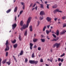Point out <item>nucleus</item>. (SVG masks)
Segmentation results:
<instances>
[{"instance_id":"22","label":"nucleus","mask_w":66,"mask_h":66,"mask_svg":"<svg viewBox=\"0 0 66 66\" xmlns=\"http://www.w3.org/2000/svg\"><path fill=\"white\" fill-rule=\"evenodd\" d=\"M56 35H57V36H58L59 35V30H57V31L56 32Z\"/></svg>"},{"instance_id":"21","label":"nucleus","mask_w":66,"mask_h":66,"mask_svg":"<svg viewBox=\"0 0 66 66\" xmlns=\"http://www.w3.org/2000/svg\"><path fill=\"white\" fill-rule=\"evenodd\" d=\"M23 22L22 21H21L20 23V25L21 26H22L23 25Z\"/></svg>"},{"instance_id":"60","label":"nucleus","mask_w":66,"mask_h":66,"mask_svg":"<svg viewBox=\"0 0 66 66\" xmlns=\"http://www.w3.org/2000/svg\"><path fill=\"white\" fill-rule=\"evenodd\" d=\"M35 19H38V18H37V16H36L35 17Z\"/></svg>"},{"instance_id":"41","label":"nucleus","mask_w":66,"mask_h":66,"mask_svg":"<svg viewBox=\"0 0 66 66\" xmlns=\"http://www.w3.org/2000/svg\"><path fill=\"white\" fill-rule=\"evenodd\" d=\"M1 61H2V59H1L0 58V66H1Z\"/></svg>"},{"instance_id":"49","label":"nucleus","mask_w":66,"mask_h":66,"mask_svg":"<svg viewBox=\"0 0 66 66\" xmlns=\"http://www.w3.org/2000/svg\"><path fill=\"white\" fill-rule=\"evenodd\" d=\"M58 61H61V58H59L58 59Z\"/></svg>"},{"instance_id":"34","label":"nucleus","mask_w":66,"mask_h":66,"mask_svg":"<svg viewBox=\"0 0 66 66\" xmlns=\"http://www.w3.org/2000/svg\"><path fill=\"white\" fill-rule=\"evenodd\" d=\"M27 35V31H26L25 32L24 35L25 36H26Z\"/></svg>"},{"instance_id":"24","label":"nucleus","mask_w":66,"mask_h":66,"mask_svg":"<svg viewBox=\"0 0 66 66\" xmlns=\"http://www.w3.org/2000/svg\"><path fill=\"white\" fill-rule=\"evenodd\" d=\"M16 40L15 39L13 41L11 40V42L13 43V44H14L16 43Z\"/></svg>"},{"instance_id":"36","label":"nucleus","mask_w":66,"mask_h":66,"mask_svg":"<svg viewBox=\"0 0 66 66\" xmlns=\"http://www.w3.org/2000/svg\"><path fill=\"white\" fill-rule=\"evenodd\" d=\"M65 55V54L64 53H63L62 55H61V57H63V56H64Z\"/></svg>"},{"instance_id":"30","label":"nucleus","mask_w":66,"mask_h":66,"mask_svg":"<svg viewBox=\"0 0 66 66\" xmlns=\"http://www.w3.org/2000/svg\"><path fill=\"white\" fill-rule=\"evenodd\" d=\"M62 18L63 19V20H64V19H66V16H64L62 17Z\"/></svg>"},{"instance_id":"31","label":"nucleus","mask_w":66,"mask_h":66,"mask_svg":"<svg viewBox=\"0 0 66 66\" xmlns=\"http://www.w3.org/2000/svg\"><path fill=\"white\" fill-rule=\"evenodd\" d=\"M13 57H14V60H15L16 62H17V60H16V58L15 57V56H13Z\"/></svg>"},{"instance_id":"35","label":"nucleus","mask_w":66,"mask_h":66,"mask_svg":"<svg viewBox=\"0 0 66 66\" xmlns=\"http://www.w3.org/2000/svg\"><path fill=\"white\" fill-rule=\"evenodd\" d=\"M58 39H59L57 38L56 39H54L53 40H52V41H54V40H55V41H57Z\"/></svg>"},{"instance_id":"50","label":"nucleus","mask_w":66,"mask_h":66,"mask_svg":"<svg viewBox=\"0 0 66 66\" xmlns=\"http://www.w3.org/2000/svg\"><path fill=\"white\" fill-rule=\"evenodd\" d=\"M21 5L23 6L24 5V3H23V2H21Z\"/></svg>"},{"instance_id":"48","label":"nucleus","mask_w":66,"mask_h":66,"mask_svg":"<svg viewBox=\"0 0 66 66\" xmlns=\"http://www.w3.org/2000/svg\"><path fill=\"white\" fill-rule=\"evenodd\" d=\"M35 5H36V3H35L32 6V7H34L35 6Z\"/></svg>"},{"instance_id":"59","label":"nucleus","mask_w":66,"mask_h":66,"mask_svg":"<svg viewBox=\"0 0 66 66\" xmlns=\"http://www.w3.org/2000/svg\"><path fill=\"white\" fill-rule=\"evenodd\" d=\"M37 47V46L36 45H35L34 47V48H36Z\"/></svg>"},{"instance_id":"3","label":"nucleus","mask_w":66,"mask_h":66,"mask_svg":"<svg viewBox=\"0 0 66 66\" xmlns=\"http://www.w3.org/2000/svg\"><path fill=\"white\" fill-rule=\"evenodd\" d=\"M29 62L30 64H37L38 62V61H35V60H29Z\"/></svg>"},{"instance_id":"47","label":"nucleus","mask_w":66,"mask_h":66,"mask_svg":"<svg viewBox=\"0 0 66 66\" xmlns=\"http://www.w3.org/2000/svg\"><path fill=\"white\" fill-rule=\"evenodd\" d=\"M23 12V11L22 10L21 11L20 13V15H21V14L22 13V12Z\"/></svg>"},{"instance_id":"14","label":"nucleus","mask_w":66,"mask_h":66,"mask_svg":"<svg viewBox=\"0 0 66 66\" xmlns=\"http://www.w3.org/2000/svg\"><path fill=\"white\" fill-rule=\"evenodd\" d=\"M55 10L56 11V12H60V13H62V11H60L59 10V9H57Z\"/></svg>"},{"instance_id":"43","label":"nucleus","mask_w":66,"mask_h":66,"mask_svg":"<svg viewBox=\"0 0 66 66\" xmlns=\"http://www.w3.org/2000/svg\"><path fill=\"white\" fill-rule=\"evenodd\" d=\"M52 35L53 36V37H55V38H56V36H55V35L54 34H53Z\"/></svg>"},{"instance_id":"13","label":"nucleus","mask_w":66,"mask_h":66,"mask_svg":"<svg viewBox=\"0 0 66 66\" xmlns=\"http://www.w3.org/2000/svg\"><path fill=\"white\" fill-rule=\"evenodd\" d=\"M61 44L60 43L58 44L57 43H56V48H58L60 46Z\"/></svg>"},{"instance_id":"64","label":"nucleus","mask_w":66,"mask_h":66,"mask_svg":"<svg viewBox=\"0 0 66 66\" xmlns=\"http://www.w3.org/2000/svg\"><path fill=\"white\" fill-rule=\"evenodd\" d=\"M45 65L46 66H49V65H48V64H45Z\"/></svg>"},{"instance_id":"44","label":"nucleus","mask_w":66,"mask_h":66,"mask_svg":"<svg viewBox=\"0 0 66 66\" xmlns=\"http://www.w3.org/2000/svg\"><path fill=\"white\" fill-rule=\"evenodd\" d=\"M40 62H42V63H43V60L42 59H40Z\"/></svg>"},{"instance_id":"12","label":"nucleus","mask_w":66,"mask_h":66,"mask_svg":"<svg viewBox=\"0 0 66 66\" xmlns=\"http://www.w3.org/2000/svg\"><path fill=\"white\" fill-rule=\"evenodd\" d=\"M23 54V51L22 50L21 51V52L20 54V55H22Z\"/></svg>"},{"instance_id":"15","label":"nucleus","mask_w":66,"mask_h":66,"mask_svg":"<svg viewBox=\"0 0 66 66\" xmlns=\"http://www.w3.org/2000/svg\"><path fill=\"white\" fill-rule=\"evenodd\" d=\"M10 60H9V61L8 62H6V64H8V65H10V64H11V62L10 61Z\"/></svg>"},{"instance_id":"40","label":"nucleus","mask_w":66,"mask_h":66,"mask_svg":"<svg viewBox=\"0 0 66 66\" xmlns=\"http://www.w3.org/2000/svg\"><path fill=\"white\" fill-rule=\"evenodd\" d=\"M38 50H41V48L40 47H38Z\"/></svg>"},{"instance_id":"16","label":"nucleus","mask_w":66,"mask_h":66,"mask_svg":"<svg viewBox=\"0 0 66 66\" xmlns=\"http://www.w3.org/2000/svg\"><path fill=\"white\" fill-rule=\"evenodd\" d=\"M19 39L20 41H21L22 40V38H21V37L20 35H19Z\"/></svg>"},{"instance_id":"37","label":"nucleus","mask_w":66,"mask_h":66,"mask_svg":"<svg viewBox=\"0 0 66 66\" xmlns=\"http://www.w3.org/2000/svg\"><path fill=\"white\" fill-rule=\"evenodd\" d=\"M8 53H8V52H6V56H8Z\"/></svg>"},{"instance_id":"61","label":"nucleus","mask_w":66,"mask_h":66,"mask_svg":"<svg viewBox=\"0 0 66 66\" xmlns=\"http://www.w3.org/2000/svg\"><path fill=\"white\" fill-rule=\"evenodd\" d=\"M53 51V50H52V49H51V52H52Z\"/></svg>"},{"instance_id":"7","label":"nucleus","mask_w":66,"mask_h":66,"mask_svg":"<svg viewBox=\"0 0 66 66\" xmlns=\"http://www.w3.org/2000/svg\"><path fill=\"white\" fill-rule=\"evenodd\" d=\"M52 30L51 29H50L49 31H48V30H46V34H49V33H50V32H51Z\"/></svg>"},{"instance_id":"52","label":"nucleus","mask_w":66,"mask_h":66,"mask_svg":"<svg viewBox=\"0 0 66 66\" xmlns=\"http://www.w3.org/2000/svg\"><path fill=\"white\" fill-rule=\"evenodd\" d=\"M57 18H55L54 19V20L55 21H56V20H57Z\"/></svg>"},{"instance_id":"6","label":"nucleus","mask_w":66,"mask_h":66,"mask_svg":"<svg viewBox=\"0 0 66 66\" xmlns=\"http://www.w3.org/2000/svg\"><path fill=\"white\" fill-rule=\"evenodd\" d=\"M12 29L13 30H14L15 28L17 26V25L16 24H14L13 25H12Z\"/></svg>"},{"instance_id":"20","label":"nucleus","mask_w":66,"mask_h":66,"mask_svg":"<svg viewBox=\"0 0 66 66\" xmlns=\"http://www.w3.org/2000/svg\"><path fill=\"white\" fill-rule=\"evenodd\" d=\"M17 47V44H16L13 45V47L14 48H16Z\"/></svg>"},{"instance_id":"45","label":"nucleus","mask_w":66,"mask_h":66,"mask_svg":"<svg viewBox=\"0 0 66 66\" xmlns=\"http://www.w3.org/2000/svg\"><path fill=\"white\" fill-rule=\"evenodd\" d=\"M59 66H61V65H62V63L60 62L59 63Z\"/></svg>"},{"instance_id":"54","label":"nucleus","mask_w":66,"mask_h":66,"mask_svg":"<svg viewBox=\"0 0 66 66\" xmlns=\"http://www.w3.org/2000/svg\"><path fill=\"white\" fill-rule=\"evenodd\" d=\"M40 23V22H39V21H38V26L39 25V23Z\"/></svg>"},{"instance_id":"17","label":"nucleus","mask_w":66,"mask_h":66,"mask_svg":"<svg viewBox=\"0 0 66 66\" xmlns=\"http://www.w3.org/2000/svg\"><path fill=\"white\" fill-rule=\"evenodd\" d=\"M17 7H16L14 10V12H17Z\"/></svg>"},{"instance_id":"46","label":"nucleus","mask_w":66,"mask_h":66,"mask_svg":"<svg viewBox=\"0 0 66 66\" xmlns=\"http://www.w3.org/2000/svg\"><path fill=\"white\" fill-rule=\"evenodd\" d=\"M56 12H57L55 10H54L53 11V13H54V14H55V13H56Z\"/></svg>"},{"instance_id":"63","label":"nucleus","mask_w":66,"mask_h":66,"mask_svg":"<svg viewBox=\"0 0 66 66\" xmlns=\"http://www.w3.org/2000/svg\"><path fill=\"white\" fill-rule=\"evenodd\" d=\"M36 3H38V4H40L39 3V2H38V1H37L36 2Z\"/></svg>"},{"instance_id":"39","label":"nucleus","mask_w":66,"mask_h":66,"mask_svg":"<svg viewBox=\"0 0 66 66\" xmlns=\"http://www.w3.org/2000/svg\"><path fill=\"white\" fill-rule=\"evenodd\" d=\"M28 62V59L27 58H26L25 60V63H27Z\"/></svg>"},{"instance_id":"58","label":"nucleus","mask_w":66,"mask_h":66,"mask_svg":"<svg viewBox=\"0 0 66 66\" xmlns=\"http://www.w3.org/2000/svg\"><path fill=\"white\" fill-rule=\"evenodd\" d=\"M54 47H55V46H56V43H55V44H54V45L53 46Z\"/></svg>"},{"instance_id":"62","label":"nucleus","mask_w":66,"mask_h":66,"mask_svg":"<svg viewBox=\"0 0 66 66\" xmlns=\"http://www.w3.org/2000/svg\"><path fill=\"white\" fill-rule=\"evenodd\" d=\"M17 19V17L16 16L15 17V20L16 21V19Z\"/></svg>"},{"instance_id":"8","label":"nucleus","mask_w":66,"mask_h":66,"mask_svg":"<svg viewBox=\"0 0 66 66\" xmlns=\"http://www.w3.org/2000/svg\"><path fill=\"white\" fill-rule=\"evenodd\" d=\"M66 32V31L65 30H64L62 31L61 32H60V35H62V34H64Z\"/></svg>"},{"instance_id":"5","label":"nucleus","mask_w":66,"mask_h":66,"mask_svg":"<svg viewBox=\"0 0 66 66\" xmlns=\"http://www.w3.org/2000/svg\"><path fill=\"white\" fill-rule=\"evenodd\" d=\"M52 19L51 18L49 17H47L46 18V20L48 22H49V21H50Z\"/></svg>"},{"instance_id":"11","label":"nucleus","mask_w":66,"mask_h":66,"mask_svg":"<svg viewBox=\"0 0 66 66\" xmlns=\"http://www.w3.org/2000/svg\"><path fill=\"white\" fill-rule=\"evenodd\" d=\"M44 14H45V13H44V11H41L40 12V14L41 15H43Z\"/></svg>"},{"instance_id":"38","label":"nucleus","mask_w":66,"mask_h":66,"mask_svg":"<svg viewBox=\"0 0 66 66\" xmlns=\"http://www.w3.org/2000/svg\"><path fill=\"white\" fill-rule=\"evenodd\" d=\"M47 6H46V7L48 9H49V5L47 4Z\"/></svg>"},{"instance_id":"28","label":"nucleus","mask_w":66,"mask_h":66,"mask_svg":"<svg viewBox=\"0 0 66 66\" xmlns=\"http://www.w3.org/2000/svg\"><path fill=\"white\" fill-rule=\"evenodd\" d=\"M31 56L32 57V58L34 57V53H33L31 55Z\"/></svg>"},{"instance_id":"23","label":"nucleus","mask_w":66,"mask_h":66,"mask_svg":"<svg viewBox=\"0 0 66 66\" xmlns=\"http://www.w3.org/2000/svg\"><path fill=\"white\" fill-rule=\"evenodd\" d=\"M11 11V9H9L6 11V13H10Z\"/></svg>"},{"instance_id":"2","label":"nucleus","mask_w":66,"mask_h":66,"mask_svg":"<svg viewBox=\"0 0 66 66\" xmlns=\"http://www.w3.org/2000/svg\"><path fill=\"white\" fill-rule=\"evenodd\" d=\"M5 45L6 46V47L5 49V51H9V49H10V46H9V45H10V43L9 42V40H7L6 41V43L5 44Z\"/></svg>"},{"instance_id":"51","label":"nucleus","mask_w":66,"mask_h":66,"mask_svg":"<svg viewBox=\"0 0 66 66\" xmlns=\"http://www.w3.org/2000/svg\"><path fill=\"white\" fill-rule=\"evenodd\" d=\"M46 38H47V39H50V38H49V36H47V37H46Z\"/></svg>"},{"instance_id":"4","label":"nucleus","mask_w":66,"mask_h":66,"mask_svg":"<svg viewBox=\"0 0 66 66\" xmlns=\"http://www.w3.org/2000/svg\"><path fill=\"white\" fill-rule=\"evenodd\" d=\"M29 45L30 46V49H31V50H32L33 48V44L31 43H30Z\"/></svg>"},{"instance_id":"32","label":"nucleus","mask_w":66,"mask_h":66,"mask_svg":"<svg viewBox=\"0 0 66 66\" xmlns=\"http://www.w3.org/2000/svg\"><path fill=\"white\" fill-rule=\"evenodd\" d=\"M6 60H4L3 61V64H5V63H6Z\"/></svg>"},{"instance_id":"9","label":"nucleus","mask_w":66,"mask_h":66,"mask_svg":"<svg viewBox=\"0 0 66 66\" xmlns=\"http://www.w3.org/2000/svg\"><path fill=\"white\" fill-rule=\"evenodd\" d=\"M57 7V5L56 4H55L54 5L52 6V8L53 9H56Z\"/></svg>"},{"instance_id":"53","label":"nucleus","mask_w":66,"mask_h":66,"mask_svg":"<svg viewBox=\"0 0 66 66\" xmlns=\"http://www.w3.org/2000/svg\"><path fill=\"white\" fill-rule=\"evenodd\" d=\"M36 10H37V6H36V7H35V8H34Z\"/></svg>"},{"instance_id":"25","label":"nucleus","mask_w":66,"mask_h":66,"mask_svg":"<svg viewBox=\"0 0 66 66\" xmlns=\"http://www.w3.org/2000/svg\"><path fill=\"white\" fill-rule=\"evenodd\" d=\"M40 5L41 8L43 9L44 8V5L43 4H40Z\"/></svg>"},{"instance_id":"27","label":"nucleus","mask_w":66,"mask_h":66,"mask_svg":"<svg viewBox=\"0 0 66 66\" xmlns=\"http://www.w3.org/2000/svg\"><path fill=\"white\" fill-rule=\"evenodd\" d=\"M39 19L40 20H43V16H40L39 17Z\"/></svg>"},{"instance_id":"26","label":"nucleus","mask_w":66,"mask_h":66,"mask_svg":"<svg viewBox=\"0 0 66 66\" xmlns=\"http://www.w3.org/2000/svg\"><path fill=\"white\" fill-rule=\"evenodd\" d=\"M63 28H65L66 27V23H64L63 24Z\"/></svg>"},{"instance_id":"56","label":"nucleus","mask_w":66,"mask_h":66,"mask_svg":"<svg viewBox=\"0 0 66 66\" xmlns=\"http://www.w3.org/2000/svg\"><path fill=\"white\" fill-rule=\"evenodd\" d=\"M32 5H33V3L30 4V6H29V7H31V6H32Z\"/></svg>"},{"instance_id":"57","label":"nucleus","mask_w":66,"mask_h":66,"mask_svg":"<svg viewBox=\"0 0 66 66\" xmlns=\"http://www.w3.org/2000/svg\"><path fill=\"white\" fill-rule=\"evenodd\" d=\"M61 61V62H63L64 61V60L63 59H62Z\"/></svg>"},{"instance_id":"10","label":"nucleus","mask_w":66,"mask_h":66,"mask_svg":"<svg viewBox=\"0 0 66 66\" xmlns=\"http://www.w3.org/2000/svg\"><path fill=\"white\" fill-rule=\"evenodd\" d=\"M30 30V32H32L33 30L32 29V26H31L29 27Z\"/></svg>"},{"instance_id":"55","label":"nucleus","mask_w":66,"mask_h":66,"mask_svg":"<svg viewBox=\"0 0 66 66\" xmlns=\"http://www.w3.org/2000/svg\"><path fill=\"white\" fill-rule=\"evenodd\" d=\"M24 8H25V6H24V5H23V10L24 9Z\"/></svg>"},{"instance_id":"42","label":"nucleus","mask_w":66,"mask_h":66,"mask_svg":"<svg viewBox=\"0 0 66 66\" xmlns=\"http://www.w3.org/2000/svg\"><path fill=\"white\" fill-rule=\"evenodd\" d=\"M50 25H47V27L48 29H49V27H50Z\"/></svg>"},{"instance_id":"19","label":"nucleus","mask_w":66,"mask_h":66,"mask_svg":"<svg viewBox=\"0 0 66 66\" xmlns=\"http://www.w3.org/2000/svg\"><path fill=\"white\" fill-rule=\"evenodd\" d=\"M40 40H41L42 42L45 43V39H40Z\"/></svg>"},{"instance_id":"33","label":"nucleus","mask_w":66,"mask_h":66,"mask_svg":"<svg viewBox=\"0 0 66 66\" xmlns=\"http://www.w3.org/2000/svg\"><path fill=\"white\" fill-rule=\"evenodd\" d=\"M52 61H53V58H50V61L52 62Z\"/></svg>"},{"instance_id":"1","label":"nucleus","mask_w":66,"mask_h":66,"mask_svg":"<svg viewBox=\"0 0 66 66\" xmlns=\"http://www.w3.org/2000/svg\"><path fill=\"white\" fill-rule=\"evenodd\" d=\"M31 17H29L28 18V20H27L26 24H24L22 28H21V31H23V29H25L26 28H27L28 27V26H29V23L31 22Z\"/></svg>"},{"instance_id":"29","label":"nucleus","mask_w":66,"mask_h":66,"mask_svg":"<svg viewBox=\"0 0 66 66\" xmlns=\"http://www.w3.org/2000/svg\"><path fill=\"white\" fill-rule=\"evenodd\" d=\"M46 28V26H45L43 28V31H45V29Z\"/></svg>"},{"instance_id":"18","label":"nucleus","mask_w":66,"mask_h":66,"mask_svg":"<svg viewBox=\"0 0 66 66\" xmlns=\"http://www.w3.org/2000/svg\"><path fill=\"white\" fill-rule=\"evenodd\" d=\"M38 40V39H37L34 38V39L33 41L34 42H37Z\"/></svg>"}]
</instances>
